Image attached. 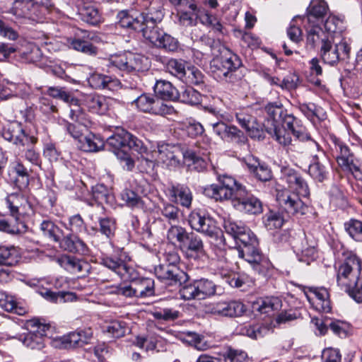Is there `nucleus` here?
Returning a JSON list of instances; mask_svg holds the SVG:
<instances>
[{"mask_svg": "<svg viewBox=\"0 0 362 362\" xmlns=\"http://www.w3.org/2000/svg\"><path fill=\"white\" fill-rule=\"evenodd\" d=\"M282 180H284L290 189L279 191L276 200L281 207L289 215L297 217L305 215L308 211L300 197H307L310 195V189L307 182L296 170L290 168L281 170Z\"/></svg>", "mask_w": 362, "mask_h": 362, "instance_id": "f257e3e1", "label": "nucleus"}, {"mask_svg": "<svg viewBox=\"0 0 362 362\" xmlns=\"http://www.w3.org/2000/svg\"><path fill=\"white\" fill-rule=\"evenodd\" d=\"M107 144L115 149L117 158L123 163V168L131 171L134 168V160L132 159L128 150H132L144 158L147 156V148L143 141L124 129H119L117 132L107 139Z\"/></svg>", "mask_w": 362, "mask_h": 362, "instance_id": "f03ea898", "label": "nucleus"}, {"mask_svg": "<svg viewBox=\"0 0 362 362\" xmlns=\"http://www.w3.org/2000/svg\"><path fill=\"white\" fill-rule=\"evenodd\" d=\"M241 66L240 58L229 49H226V52L219 59L211 62V68L219 80L235 83L241 78L238 73Z\"/></svg>", "mask_w": 362, "mask_h": 362, "instance_id": "7ed1b4c3", "label": "nucleus"}, {"mask_svg": "<svg viewBox=\"0 0 362 362\" xmlns=\"http://www.w3.org/2000/svg\"><path fill=\"white\" fill-rule=\"evenodd\" d=\"M105 65L110 72L136 73L148 69V59L144 56L129 52L111 55L106 60Z\"/></svg>", "mask_w": 362, "mask_h": 362, "instance_id": "20e7f679", "label": "nucleus"}, {"mask_svg": "<svg viewBox=\"0 0 362 362\" xmlns=\"http://www.w3.org/2000/svg\"><path fill=\"white\" fill-rule=\"evenodd\" d=\"M184 153L175 146L163 144L158 145V149L150 154L147 152L146 158H144L148 168L153 169L155 161L162 163L168 168H177L181 165Z\"/></svg>", "mask_w": 362, "mask_h": 362, "instance_id": "39448f33", "label": "nucleus"}, {"mask_svg": "<svg viewBox=\"0 0 362 362\" xmlns=\"http://www.w3.org/2000/svg\"><path fill=\"white\" fill-rule=\"evenodd\" d=\"M190 227L209 237H215L223 246L226 245V238L216 226V221L204 211H192L188 216Z\"/></svg>", "mask_w": 362, "mask_h": 362, "instance_id": "423d86ee", "label": "nucleus"}, {"mask_svg": "<svg viewBox=\"0 0 362 362\" xmlns=\"http://www.w3.org/2000/svg\"><path fill=\"white\" fill-rule=\"evenodd\" d=\"M350 52L351 47L344 38L337 42L333 37L320 47V55L322 61L332 66L341 61H347L350 58Z\"/></svg>", "mask_w": 362, "mask_h": 362, "instance_id": "0eeeda50", "label": "nucleus"}, {"mask_svg": "<svg viewBox=\"0 0 362 362\" xmlns=\"http://www.w3.org/2000/svg\"><path fill=\"white\" fill-rule=\"evenodd\" d=\"M257 246L258 245L240 246L235 251L239 257L245 259L250 263L256 272L266 276L272 269V264L267 257L263 256Z\"/></svg>", "mask_w": 362, "mask_h": 362, "instance_id": "6e6552de", "label": "nucleus"}, {"mask_svg": "<svg viewBox=\"0 0 362 362\" xmlns=\"http://www.w3.org/2000/svg\"><path fill=\"white\" fill-rule=\"evenodd\" d=\"M297 121H300V119L286 112L279 124H274L273 127L266 125L265 131L279 144L293 151L295 150V144H293V139L289 133H287L286 129Z\"/></svg>", "mask_w": 362, "mask_h": 362, "instance_id": "1a4fd4ad", "label": "nucleus"}, {"mask_svg": "<svg viewBox=\"0 0 362 362\" xmlns=\"http://www.w3.org/2000/svg\"><path fill=\"white\" fill-rule=\"evenodd\" d=\"M163 17V14L161 10L146 12V16L143 17L141 28L138 30V32L142 33V35L145 39L155 46L157 45L164 33L157 25L162 21Z\"/></svg>", "mask_w": 362, "mask_h": 362, "instance_id": "9d476101", "label": "nucleus"}, {"mask_svg": "<svg viewBox=\"0 0 362 362\" xmlns=\"http://www.w3.org/2000/svg\"><path fill=\"white\" fill-rule=\"evenodd\" d=\"M361 270V262L355 254H350L342 263L337 274V285L341 288L349 286L350 281L356 280Z\"/></svg>", "mask_w": 362, "mask_h": 362, "instance_id": "9b49d317", "label": "nucleus"}, {"mask_svg": "<svg viewBox=\"0 0 362 362\" xmlns=\"http://www.w3.org/2000/svg\"><path fill=\"white\" fill-rule=\"evenodd\" d=\"M290 244L296 254L298 260L310 264L317 257L315 243L313 240H309L303 232H300L292 237Z\"/></svg>", "mask_w": 362, "mask_h": 362, "instance_id": "f8f14e48", "label": "nucleus"}, {"mask_svg": "<svg viewBox=\"0 0 362 362\" xmlns=\"http://www.w3.org/2000/svg\"><path fill=\"white\" fill-rule=\"evenodd\" d=\"M132 104H135L140 111L153 115H167L174 112L172 106L167 105L160 99L150 94L140 95L133 100Z\"/></svg>", "mask_w": 362, "mask_h": 362, "instance_id": "ddd939ff", "label": "nucleus"}, {"mask_svg": "<svg viewBox=\"0 0 362 362\" xmlns=\"http://www.w3.org/2000/svg\"><path fill=\"white\" fill-rule=\"evenodd\" d=\"M111 293L123 296L124 297L145 298L153 296L155 294L154 281L150 278L142 279L139 288H133L127 284H120L112 287Z\"/></svg>", "mask_w": 362, "mask_h": 362, "instance_id": "4468645a", "label": "nucleus"}, {"mask_svg": "<svg viewBox=\"0 0 362 362\" xmlns=\"http://www.w3.org/2000/svg\"><path fill=\"white\" fill-rule=\"evenodd\" d=\"M100 264L124 280H132L136 277L135 269L118 255H103L100 258Z\"/></svg>", "mask_w": 362, "mask_h": 362, "instance_id": "2eb2a0df", "label": "nucleus"}, {"mask_svg": "<svg viewBox=\"0 0 362 362\" xmlns=\"http://www.w3.org/2000/svg\"><path fill=\"white\" fill-rule=\"evenodd\" d=\"M223 228L226 233L230 235L236 242H240L243 246L258 245V240L255 234L247 228L239 226L230 218L225 219Z\"/></svg>", "mask_w": 362, "mask_h": 362, "instance_id": "dca6fc26", "label": "nucleus"}, {"mask_svg": "<svg viewBox=\"0 0 362 362\" xmlns=\"http://www.w3.org/2000/svg\"><path fill=\"white\" fill-rule=\"evenodd\" d=\"M236 210L248 214H259L262 212L261 201L245 187L238 193V197L233 200V206Z\"/></svg>", "mask_w": 362, "mask_h": 362, "instance_id": "f3484780", "label": "nucleus"}, {"mask_svg": "<svg viewBox=\"0 0 362 362\" xmlns=\"http://www.w3.org/2000/svg\"><path fill=\"white\" fill-rule=\"evenodd\" d=\"M2 136L5 140L12 142L18 148L25 147V145L36 143L37 141L36 137L27 134L21 124L18 122L11 123L4 128Z\"/></svg>", "mask_w": 362, "mask_h": 362, "instance_id": "a211bd4d", "label": "nucleus"}, {"mask_svg": "<svg viewBox=\"0 0 362 362\" xmlns=\"http://www.w3.org/2000/svg\"><path fill=\"white\" fill-rule=\"evenodd\" d=\"M238 123L245 129L248 135L257 140L264 138V132L261 123H258L256 118L248 112V110H240L235 113Z\"/></svg>", "mask_w": 362, "mask_h": 362, "instance_id": "6ab92c4d", "label": "nucleus"}, {"mask_svg": "<svg viewBox=\"0 0 362 362\" xmlns=\"http://www.w3.org/2000/svg\"><path fill=\"white\" fill-rule=\"evenodd\" d=\"M315 151H317V153L312 156V160L309 165L308 173L314 180L318 182H323L327 179L329 174L327 168L329 160L320 146H319V149H315Z\"/></svg>", "mask_w": 362, "mask_h": 362, "instance_id": "aec40b11", "label": "nucleus"}, {"mask_svg": "<svg viewBox=\"0 0 362 362\" xmlns=\"http://www.w3.org/2000/svg\"><path fill=\"white\" fill-rule=\"evenodd\" d=\"M158 279L170 285H181L188 279V275L177 266L160 264L155 268Z\"/></svg>", "mask_w": 362, "mask_h": 362, "instance_id": "412c9836", "label": "nucleus"}, {"mask_svg": "<svg viewBox=\"0 0 362 362\" xmlns=\"http://www.w3.org/2000/svg\"><path fill=\"white\" fill-rule=\"evenodd\" d=\"M247 310L245 305L239 300L221 301L214 304L210 310L211 313L227 317L242 316Z\"/></svg>", "mask_w": 362, "mask_h": 362, "instance_id": "4be33fe9", "label": "nucleus"}, {"mask_svg": "<svg viewBox=\"0 0 362 362\" xmlns=\"http://www.w3.org/2000/svg\"><path fill=\"white\" fill-rule=\"evenodd\" d=\"M57 262L68 272L83 277L90 273V264L81 259L74 256L64 255L58 257Z\"/></svg>", "mask_w": 362, "mask_h": 362, "instance_id": "5701e85b", "label": "nucleus"}, {"mask_svg": "<svg viewBox=\"0 0 362 362\" xmlns=\"http://www.w3.org/2000/svg\"><path fill=\"white\" fill-rule=\"evenodd\" d=\"M307 300L314 309L320 313H329L331 310L329 295L325 288H310L304 292Z\"/></svg>", "mask_w": 362, "mask_h": 362, "instance_id": "b1692460", "label": "nucleus"}, {"mask_svg": "<svg viewBox=\"0 0 362 362\" xmlns=\"http://www.w3.org/2000/svg\"><path fill=\"white\" fill-rule=\"evenodd\" d=\"M46 93L53 98L62 100L67 103H70L74 107H71L69 117L73 121H81L83 115L79 113V107L78 106V100L73 98L71 94L66 91L64 88L49 87Z\"/></svg>", "mask_w": 362, "mask_h": 362, "instance_id": "393cba45", "label": "nucleus"}, {"mask_svg": "<svg viewBox=\"0 0 362 362\" xmlns=\"http://www.w3.org/2000/svg\"><path fill=\"white\" fill-rule=\"evenodd\" d=\"M81 103L89 112L99 115H104L109 110L110 98L104 95L91 93L82 96Z\"/></svg>", "mask_w": 362, "mask_h": 362, "instance_id": "a878e982", "label": "nucleus"}, {"mask_svg": "<svg viewBox=\"0 0 362 362\" xmlns=\"http://www.w3.org/2000/svg\"><path fill=\"white\" fill-rule=\"evenodd\" d=\"M307 32V45L311 47L316 46H323L325 42L332 40L333 36L330 35L329 33H326L319 23H308L305 25Z\"/></svg>", "mask_w": 362, "mask_h": 362, "instance_id": "bb28decb", "label": "nucleus"}, {"mask_svg": "<svg viewBox=\"0 0 362 362\" xmlns=\"http://www.w3.org/2000/svg\"><path fill=\"white\" fill-rule=\"evenodd\" d=\"M243 162L248 170L259 180L267 182L272 179V170L265 163L261 162L257 158L249 155L243 158Z\"/></svg>", "mask_w": 362, "mask_h": 362, "instance_id": "cd10ccee", "label": "nucleus"}, {"mask_svg": "<svg viewBox=\"0 0 362 362\" xmlns=\"http://www.w3.org/2000/svg\"><path fill=\"white\" fill-rule=\"evenodd\" d=\"M187 257L197 259L206 255L202 239L194 233H189L180 247Z\"/></svg>", "mask_w": 362, "mask_h": 362, "instance_id": "c85d7f7f", "label": "nucleus"}, {"mask_svg": "<svg viewBox=\"0 0 362 362\" xmlns=\"http://www.w3.org/2000/svg\"><path fill=\"white\" fill-rule=\"evenodd\" d=\"M170 200L187 209L190 208L193 196L191 189L185 185H172L169 188Z\"/></svg>", "mask_w": 362, "mask_h": 362, "instance_id": "c756f323", "label": "nucleus"}, {"mask_svg": "<svg viewBox=\"0 0 362 362\" xmlns=\"http://www.w3.org/2000/svg\"><path fill=\"white\" fill-rule=\"evenodd\" d=\"M89 86L94 89L115 90L120 86V81L110 76L93 73L88 78Z\"/></svg>", "mask_w": 362, "mask_h": 362, "instance_id": "7c9ffc66", "label": "nucleus"}, {"mask_svg": "<svg viewBox=\"0 0 362 362\" xmlns=\"http://www.w3.org/2000/svg\"><path fill=\"white\" fill-rule=\"evenodd\" d=\"M146 13L144 12L139 16L134 17L127 10L120 11L117 14L116 24L120 28L138 32L139 29L141 28L143 17L146 16Z\"/></svg>", "mask_w": 362, "mask_h": 362, "instance_id": "2f4dec72", "label": "nucleus"}, {"mask_svg": "<svg viewBox=\"0 0 362 362\" xmlns=\"http://www.w3.org/2000/svg\"><path fill=\"white\" fill-rule=\"evenodd\" d=\"M52 7V4L49 0H35L32 2L30 14H28L26 18L38 23L42 22Z\"/></svg>", "mask_w": 362, "mask_h": 362, "instance_id": "473e14b6", "label": "nucleus"}, {"mask_svg": "<svg viewBox=\"0 0 362 362\" xmlns=\"http://www.w3.org/2000/svg\"><path fill=\"white\" fill-rule=\"evenodd\" d=\"M60 247L69 252L86 255L88 247L78 236L68 235L59 241Z\"/></svg>", "mask_w": 362, "mask_h": 362, "instance_id": "72a5a7b5", "label": "nucleus"}, {"mask_svg": "<svg viewBox=\"0 0 362 362\" xmlns=\"http://www.w3.org/2000/svg\"><path fill=\"white\" fill-rule=\"evenodd\" d=\"M294 131L291 134L294 139H293V144L296 145V141H299L305 145V148L307 151L311 153L315 152V149H319V144L311 136L308 129L303 125V124Z\"/></svg>", "mask_w": 362, "mask_h": 362, "instance_id": "f704fd0d", "label": "nucleus"}, {"mask_svg": "<svg viewBox=\"0 0 362 362\" xmlns=\"http://www.w3.org/2000/svg\"><path fill=\"white\" fill-rule=\"evenodd\" d=\"M282 306L281 300L278 297H265L259 298L253 303L252 308L260 313L270 315L272 312L279 310Z\"/></svg>", "mask_w": 362, "mask_h": 362, "instance_id": "c9c22d12", "label": "nucleus"}, {"mask_svg": "<svg viewBox=\"0 0 362 362\" xmlns=\"http://www.w3.org/2000/svg\"><path fill=\"white\" fill-rule=\"evenodd\" d=\"M153 89L156 96L162 100H175L179 98L178 90L168 81L158 80Z\"/></svg>", "mask_w": 362, "mask_h": 362, "instance_id": "e433bc0d", "label": "nucleus"}, {"mask_svg": "<svg viewBox=\"0 0 362 362\" xmlns=\"http://www.w3.org/2000/svg\"><path fill=\"white\" fill-rule=\"evenodd\" d=\"M90 34L83 32V37H74L70 42V46L75 50L81 52L83 54L95 56L98 54V48L94 46L88 39H93Z\"/></svg>", "mask_w": 362, "mask_h": 362, "instance_id": "4c0bfd02", "label": "nucleus"}, {"mask_svg": "<svg viewBox=\"0 0 362 362\" xmlns=\"http://www.w3.org/2000/svg\"><path fill=\"white\" fill-rule=\"evenodd\" d=\"M328 6L324 0H313L307 8V23H319L326 14Z\"/></svg>", "mask_w": 362, "mask_h": 362, "instance_id": "58836bf2", "label": "nucleus"}, {"mask_svg": "<svg viewBox=\"0 0 362 362\" xmlns=\"http://www.w3.org/2000/svg\"><path fill=\"white\" fill-rule=\"evenodd\" d=\"M240 189H238L237 192H232L218 184H213L205 189V193L209 197L216 199V201L231 200L233 206V200L238 197V193Z\"/></svg>", "mask_w": 362, "mask_h": 362, "instance_id": "ea45409f", "label": "nucleus"}, {"mask_svg": "<svg viewBox=\"0 0 362 362\" xmlns=\"http://www.w3.org/2000/svg\"><path fill=\"white\" fill-rule=\"evenodd\" d=\"M265 111L267 113L269 119L267 124L262 125L263 129H265V126L273 127L274 124H279L281 119L283 118L287 110L284 108L281 103H270L265 106Z\"/></svg>", "mask_w": 362, "mask_h": 362, "instance_id": "a19ab883", "label": "nucleus"}, {"mask_svg": "<svg viewBox=\"0 0 362 362\" xmlns=\"http://www.w3.org/2000/svg\"><path fill=\"white\" fill-rule=\"evenodd\" d=\"M98 226L92 227L91 230L94 233H100L107 239L115 236L117 229L116 219L111 216H105L98 222Z\"/></svg>", "mask_w": 362, "mask_h": 362, "instance_id": "79ce46f5", "label": "nucleus"}, {"mask_svg": "<svg viewBox=\"0 0 362 362\" xmlns=\"http://www.w3.org/2000/svg\"><path fill=\"white\" fill-rule=\"evenodd\" d=\"M13 171L16 174L14 184L20 190L28 187L30 182V174L28 169L21 161H16L13 163Z\"/></svg>", "mask_w": 362, "mask_h": 362, "instance_id": "37998d69", "label": "nucleus"}, {"mask_svg": "<svg viewBox=\"0 0 362 362\" xmlns=\"http://www.w3.org/2000/svg\"><path fill=\"white\" fill-rule=\"evenodd\" d=\"M103 140L100 136L89 133L83 136L78 144V147L85 152H96L103 147Z\"/></svg>", "mask_w": 362, "mask_h": 362, "instance_id": "c03bdc74", "label": "nucleus"}, {"mask_svg": "<svg viewBox=\"0 0 362 362\" xmlns=\"http://www.w3.org/2000/svg\"><path fill=\"white\" fill-rule=\"evenodd\" d=\"M221 139L226 141L234 142L239 146L245 145L248 141L245 134L235 125H228Z\"/></svg>", "mask_w": 362, "mask_h": 362, "instance_id": "a18cd8bd", "label": "nucleus"}, {"mask_svg": "<svg viewBox=\"0 0 362 362\" xmlns=\"http://www.w3.org/2000/svg\"><path fill=\"white\" fill-rule=\"evenodd\" d=\"M144 194V190H140L139 187L135 190L125 189L121 193V199L129 207L141 208L144 206L141 195Z\"/></svg>", "mask_w": 362, "mask_h": 362, "instance_id": "49530a36", "label": "nucleus"}, {"mask_svg": "<svg viewBox=\"0 0 362 362\" xmlns=\"http://www.w3.org/2000/svg\"><path fill=\"white\" fill-rule=\"evenodd\" d=\"M187 64L183 59L171 58L166 62L165 69L171 75L182 81L186 74Z\"/></svg>", "mask_w": 362, "mask_h": 362, "instance_id": "de8ad7c7", "label": "nucleus"}, {"mask_svg": "<svg viewBox=\"0 0 362 362\" xmlns=\"http://www.w3.org/2000/svg\"><path fill=\"white\" fill-rule=\"evenodd\" d=\"M184 158L188 162V165L192 170L202 172L206 169V160L197 153L194 151L188 150L183 154Z\"/></svg>", "mask_w": 362, "mask_h": 362, "instance_id": "09e8293b", "label": "nucleus"}, {"mask_svg": "<svg viewBox=\"0 0 362 362\" xmlns=\"http://www.w3.org/2000/svg\"><path fill=\"white\" fill-rule=\"evenodd\" d=\"M40 294L47 300L54 303L72 301L76 298V296L71 292H54L49 289L41 291Z\"/></svg>", "mask_w": 362, "mask_h": 362, "instance_id": "8fccbe9b", "label": "nucleus"}, {"mask_svg": "<svg viewBox=\"0 0 362 362\" xmlns=\"http://www.w3.org/2000/svg\"><path fill=\"white\" fill-rule=\"evenodd\" d=\"M20 258L19 253L14 247H0V265H16Z\"/></svg>", "mask_w": 362, "mask_h": 362, "instance_id": "3c124183", "label": "nucleus"}, {"mask_svg": "<svg viewBox=\"0 0 362 362\" xmlns=\"http://www.w3.org/2000/svg\"><path fill=\"white\" fill-rule=\"evenodd\" d=\"M198 290V300L205 299L216 294V285L211 280L201 279L195 280Z\"/></svg>", "mask_w": 362, "mask_h": 362, "instance_id": "603ef678", "label": "nucleus"}, {"mask_svg": "<svg viewBox=\"0 0 362 362\" xmlns=\"http://www.w3.org/2000/svg\"><path fill=\"white\" fill-rule=\"evenodd\" d=\"M26 202L25 197L20 193H11L8 194L4 200L6 207L12 216L16 218L18 214V210Z\"/></svg>", "mask_w": 362, "mask_h": 362, "instance_id": "864d4df0", "label": "nucleus"}, {"mask_svg": "<svg viewBox=\"0 0 362 362\" xmlns=\"http://www.w3.org/2000/svg\"><path fill=\"white\" fill-rule=\"evenodd\" d=\"M83 21L92 25H97L102 22V17L98 10L92 6L83 7L79 12Z\"/></svg>", "mask_w": 362, "mask_h": 362, "instance_id": "5fc2aeb1", "label": "nucleus"}, {"mask_svg": "<svg viewBox=\"0 0 362 362\" xmlns=\"http://www.w3.org/2000/svg\"><path fill=\"white\" fill-rule=\"evenodd\" d=\"M43 235L54 242H59L62 235V230L49 220H44L40 226Z\"/></svg>", "mask_w": 362, "mask_h": 362, "instance_id": "6e6d98bb", "label": "nucleus"}, {"mask_svg": "<svg viewBox=\"0 0 362 362\" xmlns=\"http://www.w3.org/2000/svg\"><path fill=\"white\" fill-rule=\"evenodd\" d=\"M204 74L197 67L192 66H187L186 74L184 76L181 81L191 86H201L204 83Z\"/></svg>", "mask_w": 362, "mask_h": 362, "instance_id": "4d7b16f0", "label": "nucleus"}, {"mask_svg": "<svg viewBox=\"0 0 362 362\" xmlns=\"http://www.w3.org/2000/svg\"><path fill=\"white\" fill-rule=\"evenodd\" d=\"M345 231L355 241L362 242V221L351 218L344 223Z\"/></svg>", "mask_w": 362, "mask_h": 362, "instance_id": "13d9d810", "label": "nucleus"}, {"mask_svg": "<svg viewBox=\"0 0 362 362\" xmlns=\"http://www.w3.org/2000/svg\"><path fill=\"white\" fill-rule=\"evenodd\" d=\"M36 143L28 144L25 147H21L19 149L23 153V157L33 165L41 166L42 160L40 153L35 149Z\"/></svg>", "mask_w": 362, "mask_h": 362, "instance_id": "bf43d9fd", "label": "nucleus"}, {"mask_svg": "<svg viewBox=\"0 0 362 362\" xmlns=\"http://www.w3.org/2000/svg\"><path fill=\"white\" fill-rule=\"evenodd\" d=\"M202 95L192 86L186 87L181 93H179L178 99L181 102L189 105H198L201 102Z\"/></svg>", "mask_w": 362, "mask_h": 362, "instance_id": "052dcab7", "label": "nucleus"}, {"mask_svg": "<svg viewBox=\"0 0 362 362\" xmlns=\"http://www.w3.org/2000/svg\"><path fill=\"white\" fill-rule=\"evenodd\" d=\"M247 354L241 350L228 349L219 358V362H246Z\"/></svg>", "mask_w": 362, "mask_h": 362, "instance_id": "680f3d73", "label": "nucleus"}, {"mask_svg": "<svg viewBox=\"0 0 362 362\" xmlns=\"http://www.w3.org/2000/svg\"><path fill=\"white\" fill-rule=\"evenodd\" d=\"M356 302L362 303V279L358 277L356 280L350 281L349 286L341 288Z\"/></svg>", "mask_w": 362, "mask_h": 362, "instance_id": "e2e57ef3", "label": "nucleus"}, {"mask_svg": "<svg viewBox=\"0 0 362 362\" xmlns=\"http://www.w3.org/2000/svg\"><path fill=\"white\" fill-rule=\"evenodd\" d=\"M189 233L182 226H172L168 230L167 238L171 242L177 241L181 247Z\"/></svg>", "mask_w": 362, "mask_h": 362, "instance_id": "0e129e2a", "label": "nucleus"}, {"mask_svg": "<svg viewBox=\"0 0 362 362\" xmlns=\"http://www.w3.org/2000/svg\"><path fill=\"white\" fill-rule=\"evenodd\" d=\"M90 206L88 210V217L93 223H97L100 219L105 217V209L102 204L87 201Z\"/></svg>", "mask_w": 362, "mask_h": 362, "instance_id": "69168bd1", "label": "nucleus"}, {"mask_svg": "<svg viewBox=\"0 0 362 362\" xmlns=\"http://www.w3.org/2000/svg\"><path fill=\"white\" fill-rule=\"evenodd\" d=\"M269 332V329L262 325H253L245 326L241 329L243 334H245L252 339H258L266 335Z\"/></svg>", "mask_w": 362, "mask_h": 362, "instance_id": "338daca9", "label": "nucleus"}, {"mask_svg": "<svg viewBox=\"0 0 362 362\" xmlns=\"http://www.w3.org/2000/svg\"><path fill=\"white\" fill-rule=\"evenodd\" d=\"M326 33L336 38V35L340 34L343 30V22L336 16H329L324 23Z\"/></svg>", "mask_w": 362, "mask_h": 362, "instance_id": "774afa93", "label": "nucleus"}]
</instances>
